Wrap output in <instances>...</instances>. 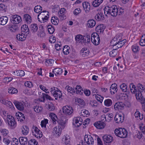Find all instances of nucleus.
I'll return each mask as SVG.
<instances>
[{"label":"nucleus","mask_w":145,"mask_h":145,"mask_svg":"<svg viewBox=\"0 0 145 145\" xmlns=\"http://www.w3.org/2000/svg\"><path fill=\"white\" fill-rule=\"evenodd\" d=\"M21 30L22 33H24L26 35H28L29 33V30L28 25L26 24L23 25L21 27Z\"/></svg>","instance_id":"19"},{"label":"nucleus","mask_w":145,"mask_h":145,"mask_svg":"<svg viewBox=\"0 0 145 145\" xmlns=\"http://www.w3.org/2000/svg\"><path fill=\"white\" fill-rule=\"evenodd\" d=\"M91 40L92 43L95 46L98 45L100 42L99 35L97 33H93L91 35Z\"/></svg>","instance_id":"4"},{"label":"nucleus","mask_w":145,"mask_h":145,"mask_svg":"<svg viewBox=\"0 0 145 145\" xmlns=\"http://www.w3.org/2000/svg\"><path fill=\"white\" fill-rule=\"evenodd\" d=\"M49 13L46 10H44L43 11L40 12L38 15L37 18L38 20H39L40 18L41 17H43L45 15L48 16V14Z\"/></svg>","instance_id":"40"},{"label":"nucleus","mask_w":145,"mask_h":145,"mask_svg":"<svg viewBox=\"0 0 145 145\" xmlns=\"http://www.w3.org/2000/svg\"><path fill=\"white\" fill-rule=\"evenodd\" d=\"M65 9L64 8H61L58 12L59 16L61 19L63 20L65 19Z\"/></svg>","instance_id":"18"},{"label":"nucleus","mask_w":145,"mask_h":145,"mask_svg":"<svg viewBox=\"0 0 145 145\" xmlns=\"http://www.w3.org/2000/svg\"><path fill=\"white\" fill-rule=\"evenodd\" d=\"M89 50L86 49H82L80 51V54L83 57H86L89 56Z\"/></svg>","instance_id":"23"},{"label":"nucleus","mask_w":145,"mask_h":145,"mask_svg":"<svg viewBox=\"0 0 145 145\" xmlns=\"http://www.w3.org/2000/svg\"><path fill=\"white\" fill-rule=\"evenodd\" d=\"M75 89L76 90V93L80 95H82L83 94V90L82 88V87L80 86H77Z\"/></svg>","instance_id":"42"},{"label":"nucleus","mask_w":145,"mask_h":145,"mask_svg":"<svg viewBox=\"0 0 145 145\" xmlns=\"http://www.w3.org/2000/svg\"><path fill=\"white\" fill-rule=\"evenodd\" d=\"M105 28L103 24H100L97 26L96 28V31L98 33H103Z\"/></svg>","instance_id":"27"},{"label":"nucleus","mask_w":145,"mask_h":145,"mask_svg":"<svg viewBox=\"0 0 145 145\" xmlns=\"http://www.w3.org/2000/svg\"><path fill=\"white\" fill-rule=\"evenodd\" d=\"M51 92L52 94L55 97V99L57 100L58 97L60 98L62 96L61 91L58 88L53 87L50 89Z\"/></svg>","instance_id":"3"},{"label":"nucleus","mask_w":145,"mask_h":145,"mask_svg":"<svg viewBox=\"0 0 145 145\" xmlns=\"http://www.w3.org/2000/svg\"><path fill=\"white\" fill-rule=\"evenodd\" d=\"M48 30L49 33L50 34H53L54 31L55 29L54 27L52 25H49L47 26Z\"/></svg>","instance_id":"48"},{"label":"nucleus","mask_w":145,"mask_h":145,"mask_svg":"<svg viewBox=\"0 0 145 145\" xmlns=\"http://www.w3.org/2000/svg\"><path fill=\"white\" fill-rule=\"evenodd\" d=\"M17 39L19 40L23 41L26 39V36L25 34L22 33L21 34H19L16 35Z\"/></svg>","instance_id":"34"},{"label":"nucleus","mask_w":145,"mask_h":145,"mask_svg":"<svg viewBox=\"0 0 145 145\" xmlns=\"http://www.w3.org/2000/svg\"><path fill=\"white\" fill-rule=\"evenodd\" d=\"M95 21L93 19L88 20L87 22V25L88 27L92 28L95 25Z\"/></svg>","instance_id":"33"},{"label":"nucleus","mask_w":145,"mask_h":145,"mask_svg":"<svg viewBox=\"0 0 145 145\" xmlns=\"http://www.w3.org/2000/svg\"><path fill=\"white\" fill-rule=\"evenodd\" d=\"M50 116L51 119L53 121V123H56V121H57V116L55 114L53 113H51L50 114Z\"/></svg>","instance_id":"50"},{"label":"nucleus","mask_w":145,"mask_h":145,"mask_svg":"<svg viewBox=\"0 0 145 145\" xmlns=\"http://www.w3.org/2000/svg\"><path fill=\"white\" fill-rule=\"evenodd\" d=\"M141 91H135V89H131V92L132 93L135 94L137 99L139 101L141 104L145 103V99L142 96Z\"/></svg>","instance_id":"2"},{"label":"nucleus","mask_w":145,"mask_h":145,"mask_svg":"<svg viewBox=\"0 0 145 145\" xmlns=\"http://www.w3.org/2000/svg\"><path fill=\"white\" fill-rule=\"evenodd\" d=\"M131 49L132 51L135 53L137 52L140 50L138 46L136 44L132 46Z\"/></svg>","instance_id":"44"},{"label":"nucleus","mask_w":145,"mask_h":145,"mask_svg":"<svg viewBox=\"0 0 145 145\" xmlns=\"http://www.w3.org/2000/svg\"><path fill=\"white\" fill-rule=\"evenodd\" d=\"M30 28L32 32H36L38 30V26L36 24H31L30 26Z\"/></svg>","instance_id":"31"},{"label":"nucleus","mask_w":145,"mask_h":145,"mask_svg":"<svg viewBox=\"0 0 145 145\" xmlns=\"http://www.w3.org/2000/svg\"><path fill=\"white\" fill-rule=\"evenodd\" d=\"M16 115L19 117L17 119L19 118L21 122L24 121L25 119L24 114L21 112H19L18 113H16Z\"/></svg>","instance_id":"38"},{"label":"nucleus","mask_w":145,"mask_h":145,"mask_svg":"<svg viewBox=\"0 0 145 145\" xmlns=\"http://www.w3.org/2000/svg\"><path fill=\"white\" fill-rule=\"evenodd\" d=\"M47 108L49 111H53L55 109L54 105L51 102L48 104Z\"/></svg>","instance_id":"52"},{"label":"nucleus","mask_w":145,"mask_h":145,"mask_svg":"<svg viewBox=\"0 0 145 145\" xmlns=\"http://www.w3.org/2000/svg\"><path fill=\"white\" fill-rule=\"evenodd\" d=\"M94 126L97 129H103L105 126V123L102 121H98L94 124Z\"/></svg>","instance_id":"12"},{"label":"nucleus","mask_w":145,"mask_h":145,"mask_svg":"<svg viewBox=\"0 0 145 145\" xmlns=\"http://www.w3.org/2000/svg\"><path fill=\"white\" fill-rule=\"evenodd\" d=\"M85 36H83L82 35L79 34L76 36L75 39L77 42L81 44L82 43H86V40L85 39Z\"/></svg>","instance_id":"10"},{"label":"nucleus","mask_w":145,"mask_h":145,"mask_svg":"<svg viewBox=\"0 0 145 145\" xmlns=\"http://www.w3.org/2000/svg\"><path fill=\"white\" fill-rule=\"evenodd\" d=\"M9 29L11 32H15L18 30V27L17 25H13L10 27Z\"/></svg>","instance_id":"61"},{"label":"nucleus","mask_w":145,"mask_h":145,"mask_svg":"<svg viewBox=\"0 0 145 145\" xmlns=\"http://www.w3.org/2000/svg\"><path fill=\"white\" fill-rule=\"evenodd\" d=\"M34 109L35 112H39L42 110V106L39 107L38 106H35L33 108Z\"/></svg>","instance_id":"63"},{"label":"nucleus","mask_w":145,"mask_h":145,"mask_svg":"<svg viewBox=\"0 0 145 145\" xmlns=\"http://www.w3.org/2000/svg\"><path fill=\"white\" fill-rule=\"evenodd\" d=\"M51 21L52 23L54 25H57L59 22V20L56 16H53L52 17Z\"/></svg>","instance_id":"45"},{"label":"nucleus","mask_w":145,"mask_h":145,"mask_svg":"<svg viewBox=\"0 0 145 145\" xmlns=\"http://www.w3.org/2000/svg\"><path fill=\"white\" fill-rule=\"evenodd\" d=\"M23 19L27 23L30 24L32 22V19L31 16L29 14H26L24 15Z\"/></svg>","instance_id":"28"},{"label":"nucleus","mask_w":145,"mask_h":145,"mask_svg":"<svg viewBox=\"0 0 145 145\" xmlns=\"http://www.w3.org/2000/svg\"><path fill=\"white\" fill-rule=\"evenodd\" d=\"M10 21L11 22L14 24H18L21 21V18L18 15H14L12 16L11 18Z\"/></svg>","instance_id":"8"},{"label":"nucleus","mask_w":145,"mask_h":145,"mask_svg":"<svg viewBox=\"0 0 145 145\" xmlns=\"http://www.w3.org/2000/svg\"><path fill=\"white\" fill-rule=\"evenodd\" d=\"M17 92V89L14 88H10L8 89V93L10 94H16Z\"/></svg>","instance_id":"46"},{"label":"nucleus","mask_w":145,"mask_h":145,"mask_svg":"<svg viewBox=\"0 0 145 145\" xmlns=\"http://www.w3.org/2000/svg\"><path fill=\"white\" fill-rule=\"evenodd\" d=\"M124 105L122 102H118L115 103L114 108L116 110H119L123 108Z\"/></svg>","instance_id":"16"},{"label":"nucleus","mask_w":145,"mask_h":145,"mask_svg":"<svg viewBox=\"0 0 145 145\" xmlns=\"http://www.w3.org/2000/svg\"><path fill=\"white\" fill-rule=\"evenodd\" d=\"M118 36L114 37L111 41L110 43L111 46H113V48H114L116 45H117L118 43V39L119 37L118 38Z\"/></svg>","instance_id":"21"},{"label":"nucleus","mask_w":145,"mask_h":145,"mask_svg":"<svg viewBox=\"0 0 145 145\" xmlns=\"http://www.w3.org/2000/svg\"><path fill=\"white\" fill-rule=\"evenodd\" d=\"M103 139L105 142L106 143H110L113 140V137L110 135H104L103 137Z\"/></svg>","instance_id":"15"},{"label":"nucleus","mask_w":145,"mask_h":145,"mask_svg":"<svg viewBox=\"0 0 145 145\" xmlns=\"http://www.w3.org/2000/svg\"><path fill=\"white\" fill-rule=\"evenodd\" d=\"M16 74L17 76H19L21 77L24 76L25 74L23 70H19L16 71Z\"/></svg>","instance_id":"55"},{"label":"nucleus","mask_w":145,"mask_h":145,"mask_svg":"<svg viewBox=\"0 0 145 145\" xmlns=\"http://www.w3.org/2000/svg\"><path fill=\"white\" fill-rule=\"evenodd\" d=\"M58 125L57 127H59L61 129H63L65 126V122L62 120H59L57 121Z\"/></svg>","instance_id":"29"},{"label":"nucleus","mask_w":145,"mask_h":145,"mask_svg":"<svg viewBox=\"0 0 145 145\" xmlns=\"http://www.w3.org/2000/svg\"><path fill=\"white\" fill-rule=\"evenodd\" d=\"M19 142L21 145H25L27 142V138L26 137H21L19 138Z\"/></svg>","instance_id":"25"},{"label":"nucleus","mask_w":145,"mask_h":145,"mask_svg":"<svg viewBox=\"0 0 145 145\" xmlns=\"http://www.w3.org/2000/svg\"><path fill=\"white\" fill-rule=\"evenodd\" d=\"M49 16V14H48V16L45 15L43 17H41V18H40V19L38 20L41 22H46L48 19Z\"/></svg>","instance_id":"47"},{"label":"nucleus","mask_w":145,"mask_h":145,"mask_svg":"<svg viewBox=\"0 0 145 145\" xmlns=\"http://www.w3.org/2000/svg\"><path fill=\"white\" fill-rule=\"evenodd\" d=\"M62 129L59 127H56L54 128L53 133L55 136L58 137L61 135V132Z\"/></svg>","instance_id":"17"},{"label":"nucleus","mask_w":145,"mask_h":145,"mask_svg":"<svg viewBox=\"0 0 145 145\" xmlns=\"http://www.w3.org/2000/svg\"><path fill=\"white\" fill-rule=\"evenodd\" d=\"M113 50L110 51L109 54V55L110 57H115L117 55L118 51L117 49V48H113Z\"/></svg>","instance_id":"36"},{"label":"nucleus","mask_w":145,"mask_h":145,"mask_svg":"<svg viewBox=\"0 0 145 145\" xmlns=\"http://www.w3.org/2000/svg\"><path fill=\"white\" fill-rule=\"evenodd\" d=\"M70 137L67 135L64 136L62 139V141L64 142L65 145H69L70 140Z\"/></svg>","instance_id":"26"},{"label":"nucleus","mask_w":145,"mask_h":145,"mask_svg":"<svg viewBox=\"0 0 145 145\" xmlns=\"http://www.w3.org/2000/svg\"><path fill=\"white\" fill-rule=\"evenodd\" d=\"M22 133L24 135H27L29 131L28 127L26 125H23L21 128Z\"/></svg>","instance_id":"24"},{"label":"nucleus","mask_w":145,"mask_h":145,"mask_svg":"<svg viewBox=\"0 0 145 145\" xmlns=\"http://www.w3.org/2000/svg\"><path fill=\"white\" fill-rule=\"evenodd\" d=\"M120 88L121 91L123 92L127 91V85L123 83L120 85Z\"/></svg>","instance_id":"53"},{"label":"nucleus","mask_w":145,"mask_h":145,"mask_svg":"<svg viewBox=\"0 0 145 145\" xmlns=\"http://www.w3.org/2000/svg\"><path fill=\"white\" fill-rule=\"evenodd\" d=\"M113 8L114 10H113L112 13V16L116 17L118 14V10L116 5L114 6V7Z\"/></svg>","instance_id":"56"},{"label":"nucleus","mask_w":145,"mask_h":145,"mask_svg":"<svg viewBox=\"0 0 145 145\" xmlns=\"http://www.w3.org/2000/svg\"><path fill=\"white\" fill-rule=\"evenodd\" d=\"M112 100L110 99H108L105 100L104 104L105 106H110L112 104Z\"/></svg>","instance_id":"51"},{"label":"nucleus","mask_w":145,"mask_h":145,"mask_svg":"<svg viewBox=\"0 0 145 145\" xmlns=\"http://www.w3.org/2000/svg\"><path fill=\"white\" fill-rule=\"evenodd\" d=\"M41 28L42 29L41 30V29H40V31L38 33V36L40 37H43L45 36L46 34L44 31L43 26L41 27Z\"/></svg>","instance_id":"49"},{"label":"nucleus","mask_w":145,"mask_h":145,"mask_svg":"<svg viewBox=\"0 0 145 145\" xmlns=\"http://www.w3.org/2000/svg\"><path fill=\"white\" fill-rule=\"evenodd\" d=\"M140 45L142 46H145V35L142 36L139 42Z\"/></svg>","instance_id":"59"},{"label":"nucleus","mask_w":145,"mask_h":145,"mask_svg":"<svg viewBox=\"0 0 145 145\" xmlns=\"http://www.w3.org/2000/svg\"><path fill=\"white\" fill-rule=\"evenodd\" d=\"M48 123V120L46 119L44 120L41 121V125L42 127H46V124Z\"/></svg>","instance_id":"64"},{"label":"nucleus","mask_w":145,"mask_h":145,"mask_svg":"<svg viewBox=\"0 0 145 145\" xmlns=\"http://www.w3.org/2000/svg\"><path fill=\"white\" fill-rule=\"evenodd\" d=\"M53 72L56 75L58 74H60L62 73V70L61 69L56 68L54 70Z\"/></svg>","instance_id":"58"},{"label":"nucleus","mask_w":145,"mask_h":145,"mask_svg":"<svg viewBox=\"0 0 145 145\" xmlns=\"http://www.w3.org/2000/svg\"><path fill=\"white\" fill-rule=\"evenodd\" d=\"M84 140L86 143L88 145H93L94 144V140L93 137L90 135H85L84 137Z\"/></svg>","instance_id":"6"},{"label":"nucleus","mask_w":145,"mask_h":145,"mask_svg":"<svg viewBox=\"0 0 145 145\" xmlns=\"http://www.w3.org/2000/svg\"><path fill=\"white\" fill-rule=\"evenodd\" d=\"M137 87V88H136L135 91L138 90L142 91L143 90L144 91L145 90V86H144L143 85L140 84H138Z\"/></svg>","instance_id":"43"},{"label":"nucleus","mask_w":145,"mask_h":145,"mask_svg":"<svg viewBox=\"0 0 145 145\" xmlns=\"http://www.w3.org/2000/svg\"><path fill=\"white\" fill-rule=\"evenodd\" d=\"M114 119L116 123H122L124 120V116L121 114H116L115 116Z\"/></svg>","instance_id":"11"},{"label":"nucleus","mask_w":145,"mask_h":145,"mask_svg":"<svg viewBox=\"0 0 145 145\" xmlns=\"http://www.w3.org/2000/svg\"><path fill=\"white\" fill-rule=\"evenodd\" d=\"M42 10V7L40 5L35 6L34 8V11L37 13H39L41 12Z\"/></svg>","instance_id":"57"},{"label":"nucleus","mask_w":145,"mask_h":145,"mask_svg":"<svg viewBox=\"0 0 145 145\" xmlns=\"http://www.w3.org/2000/svg\"><path fill=\"white\" fill-rule=\"evenodd\" d=\"M110 90L111 94H114L118 90L117 84L115 83L112 84L110 87Z\"/></svg>","instance_id":"22"},{"label":"nucleus","mask_w":145,"mask_h":145,"mask_svg":"<svg viewBox=\"0 0 145 145\" xmlns=\"http://www.w3.org/2000/svg\"><path fill=\"white\" fill-rule=\"evenodd\" d=\"M82 5L86 13H88L90 10V5L88 2H85L82 3Z\"/></svg>","instance_id":"20"},{"label":"nucleus","mask_w":145,"mask_h":145,"mask_svg":"<svg viewBox=\"0 0 145 145\" xmlns=\"http://www.w3.org/2000/svg\"><path fill=\"white\" fill-rule=\"evenodd\" d=\"M82 123V120L80 117H78L75 118L74 120L73 124L75 126L78 127Z\"/></svg>","instance_id":"13"},{"label":"nucleus","mask_w":145,"mask_h":145,"mask_svg":"<svg viewBox=\"0 0 145 145\" xmlns=\"http://www.w3.org/2000/svg\"><path fill=\"white\" fill-rule=\"evenodd\" d=\"M70 50V48L69 46L66 45L63 47V52L64 54L67 55L69 54Z\"/></svg>","instance_id":"37"},{"label":"nucleus","mask_w":145,"mask_h":145,"mask_svg":"<svg viewBox=\"0 0 145 145\" xmlns=\"http://www.w3.org/2000/svg\"><path fill=\"white\" fill-rule=\"evenodd\" d=\"M62 110L63 113L66 115L72 114L73 111L72 108L70 106H64L63 107Z\"/></svg>","instance_id":"5"},{"label":"nucleus","mask_w":145,"mask_h":145,"mask_svg":"<svg viewBox=\"0 0 145 145\" xmlns=\"http://www.w3.org/2000/svg\"><path fill=\"white\" fill-rule=\"evenodd\" d=\"M65 89L67 90L68 93H70L73 94V93H74L75 92L74 90L69 86H66L65 88Z\"/></svg>","instance_id":"54"},{"label":"nucleus","mask_w":145,"mask_h":145,"mask_svg":"<svg viewBox=\"0 0 145 145\" xmlns=\"http://www.w3.org/2000/svg\"><path fill=\"white\" fill-rule=\"evenodd\" d=\"M103 1V0H95L93 2L92 5L93 7H97L99 6Z\"/></svg>","instance_id":"39"},{"label":"nucleus","mask_w":145,"mask_h":145,"mask_svg":"<svg viewBox=\"0 0 145 145\" xmlns=\"http://www.w3.org/2000/svg\"><path fill=\"white\" fill-rule=\"evenodd\" d=\"M7 118L8 125L12 127V128H14L16 126V123L14 118L10 115L7 116Z\"/></svg>","instance_id":"7"},{"label":"nucleus","mask_w":145,"mask_h":145,"mask_svg":"<svg viewBox=\"0 0 145 145\" xmlns=\"http://www.w3.org/2000/svg\"><path fill=\"white\" fill-rule=\"evenodd\" d=\"M115 135L120 138H126L127 135V132L126 129L122 128L116 129L114 131Z\"/></svg>","instance_id":"1"},{"label":"nucleus","mask_w":145,"mask_h":145,"mask_svg":"<svg viewBox=\"0 0 145 145\" xmlns=\"http://www.w3.org/2000/svg\"><path fill=\"white\" fill-rule=\"evenodd\" d=\"M41 96V99H42V100L41 99V101L44 102L45 100V98L47 99H48L50 100L52 99L51 97L49 95L45 93H42V95Z\"/></svg>","instance_id":"35"},{"label":"nucleus","mask_w":145,"mask_h":145,"mask_svg":"<svg viewBox=\"0 0 145 145\" xmlns=\"http://www.w3.org/2000/svg\"><path fill=\"white\" fill-rule=\"evenodd\" d=\"M115 5H113L112 6L110 7L107 6L105 7L104 9V12L105 15L107 16V14L112 16V13L113 10H114L113 8L114 7Z\"/></svg>","instance_id":"9"},{"label":"nucleus","mask_w":145,"mask_h":145,"mask_svg":"<svg viewBox=\"0 0 145 145\" xmlns=\"http://www.w3.org/2000/svg\"><path fill=\"white\" fill-rule=\"evenodd\" d=\"M119 42L118 43L117 45V48L118 49L119 48L122 47L124 45L126 42V40L124 39L121 41H120V39H118Z\"/></svg>","instance_id":"41"},{"label":"nucleus","mask_w":145,"mask_h":145,"mask_svg":"<svg viewBox=\"0 0 145 145\" xmlns=\"http://www.w3.org/2000/svg\"><path fill=\"white\" fill-rule=\"evenodd\" d=\"M95 19L98 21L103 20L104 19V15L103 13L99 12L95 16Z\"/></svg>","instance_id":"30"},{"label":"nucleus","mask_w":145,"mask_h":145,"mask_svg":"<svg viewBox=\"0 0 145 145\" xmlns=\"http://www.w3.org/2000/svg\"><path fill=\"white\" fill-rule=\"evenodd\" d=\"M8 18L7 16H2L0 18V24L4 25L7 22Z\"/></svg>","instance_id":"32"},{"label":"nucleus","mask_w":145,"mask_h":145,"mask_svg":"<svg viewBox=\"0 0 145 145\" xmlns=\"http://www.w3.org/2000/svg\"><path fill=\"white\" fill-rule=\"evenodd\" d=\"M28 145H38V142L34 139H31L28 142Z\"/></svg>","instance_id":"62"},{"label":"nucleus","mask_w":145,"mask_h":145,"mask_svg":"<svg viewBox=\"0 0 145 145\" xmlns=\"http://www.w3.org/2000/svg\"><path fill=\"white\" fill-rule=\"evenodd\" d=\"M135 116L136 118H138L140 120L143 119V115L142 114L141 116L140 115V113L138 111H137L135 113Z\"/></svg>","instance_id":"60"},{"label":"nucleus","mask_w":145,"mask_h":145,"mask_svg":"<svg viewBox=\"0 0 145 145\" xmlns=\"http://www.w3.org/2000/svg\"><path fill=\"white\" fill-rule=\"evenodd\" d=\"M13 103L16 107L19 110L22 111L24 108V105L22 103L16 101H14Z\"/></svg>","instance_id":"14"}]
</instances>
